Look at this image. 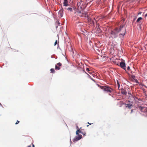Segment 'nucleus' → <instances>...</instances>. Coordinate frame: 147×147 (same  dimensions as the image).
I'll use <instances>...</instances> for the list:
<instances>
[{
  "label": "nucleus",
  "instance_id": "12",
  "mask_svg": "<svg viewBox=\"0 0 147 147\" xmlns=\"http://www.w3.org/2000/svg\"><path fill=\"white\" fill-rule=\"evenodd\" d=\"M67 10L70 12H72V9L71 7H68L67 9Z\"/></svg>",
  "mask_w": 147,
  "mask_h": 147
},
{
  "label": "nucleus",
  "instance_id": "7",
  "mask_svg": "<svg viewBox=\"0 0 147 147\" xmlns=\"http://www.w3.org/2000/svg\"><path fill=\"white\" fill-rule=\"evenodd\" d=\"M62 64L61 63L59 62L56 64L55 65V69L56 70H59L60 69V67L61 66Z\"/></svg>",
  "mask_w": 147,
  "mask_h": 147
},
{
  "label": "nucleus",
  "instance_id": "6",
  "mask_svg": "<svg viewBox=\"0 0 147 147\" xmlns=\"http://www.w3.org/2000/svg\"><path fill=\"white\" fill-rule=\"evenodd\" d=\"M83 2L82 1H80L79 2L77 3V6L78 7L77 9V10L76 11H78V10L80 11V10H82L84 9V8H82V5L83 4Z\"/></svg>",
  "mask_w": 147,
  "mask_h": 147
},
{
  "label": "nucleus",
  "instance_id": "10",
  "mask_svg": "<svg viewBox=\"0 0 147 147\" xmlns=\"http://www.w3.org/2000/svg\"><path fill=\"white\" fill-rule=\"evenodd\" d=\"M122 104L125 105H126V107L127 108H128L129 109H130L133 106V105L132 104H124V103H122Z\"/></svg>",
  "mask_w": 147,
  "mask_h": 147
},
{
  "label": "nucleus",
  "instance_id": "38",
  "mask_svg": "<svg viewBox=\"0 0 147 147\" xmlns=\"http://www.w3.org/2000/svg\"><path fill=\"white\" fill-rule=\"evenodd\" d=\"M98 1H100V0H98Z\"/></svg>",
  "mask_w": 147,
  "mask_h": 147
},
{
  "label": "nucleus",
  "instance_id": "29",
  "mask_svg": "<svg viewBox=\"0 0 147 147\" xmlns=\"http://www.w3.org/2000/svg\"><path fill=\"white\" fill-rule=\"evenodd\" d=\"M90 79L92 80V81H94V80L92 78H90Z\"/></svg>",
  "mask_w": 147,
  "mask_h": 147
},
{
  "label": "nucleus",
  "instance_id": "9",
  "mask_svg": "<svg viewBox=\"0 0 147 147\" xmlns=\"http://www.w3.org/2000/svg\"><path fill=\"white\" fill-rule=\"evenodd\" d=\"M69 5L68 0H64L63 3V6L65 7Z\"/></svg>",
  "mask_w": 147,
  "mask_h": 147
},
{
  "label": "nucleus",
  "instance_id": "25",
  "mask_svg": "<svg viewBox=\"0 0 147 147\" xmlns=\"http://www.w3.org/2000/svg\"><path fill=\"white\" fill-rule=\"evenodd\" d=\"M127 69L128 70H129L130 69V67L129 66H128L127 68Z\"/></svg>",
  "mask_w": 147,
  "mask_h": 147
},
{
  "label": "nucleus",
  "instance_id": "3",
  "mask_svg": "<svg viewBox=\"0 0 147 147\" xmlns=\"http://www.w3.org/2000/svg\"><path fill=\"white\" fill-rule=\"evenodd\" d=\"M124 25H121L120 27L118 28V30L119 32H120L121 33L119 34V35H122L124 36L126 33V29L125 28H123Z\"/></svg>",
  "mask_w": 147,
  "mask_h": 147
},
{
  "label": "nucleus",
  "instance_id": "27",
  "mask_svg": "<svg viewBox=\"0 0 147 147\" xmlns=\"http://www.w3.org/2000/svg\"><path fill=\"white\" fill-rule=\"evenodd\" d=\"M133 111H134V109H131V112H130V113H131H131H133Z\"/></svg>",
  "mask_w": 147,
  "mask_h": 147
},
{
  "label": "nucleus",
  "instance_id": "22",
  "mask_svg": "<svg viewBox=\"0 0 147 147\" xmlns=\"http://www.w3.org/2000/svg\"><path fill=\"white\" fill-rule=\"evenodd\" d=\"M57 44V40H56L55 42L54 45V46L56 45Z\"/></svg>",
  "mask_w": 147,
  "mask_h": 147
},
{
  "label": "nucleus",
  "instance_id": "23",
  "mask_svg": "<svg viewBox=\"0 0 147 147\" xmlns=\"http://www.w3.org/2000/svg\"><path fill=\"white\" fill-rule=\"evenodd\" d=\"M19 122H20V121H19L17 120V121H16V124H18V123H19Z\"/></svg>",
  "mask_w": 147,
  "mask_h": 147
},
{
  "label": "nucleus",
  "instance_id": "34",
  "mask_svg": "<svg viewBox=\"0 0 147 147\" xmlns=\"http://www.w3.org/2000/svg\"><path fill=\"white\" fill-rule=\"evenodd\" d=\"M57 23L58 24H59L60 23H59V22L58 21L57 22Z\"/></svg>",
  "mask_w": 147,
  "mask_h": 147
},
{
  "label": "nucleus",
  "instance_id": "1",
  "mask_svg": "<svg viewBox=\"0 0 147 147\" xmlns=\"http://www.w3.org/2000/svg\"><path fill=\"white\" fill-rule=\"evenodd\" d=\"M82 128V127H80V129H78L76 131V134L78 136H76L75 138L74 139V142H75L77 141L80 140L82 138V136L81 134H79L78 133H80L82 134L84 136H86V132L85 131H83L84 129H80Z\"/></svg>",
  "mask_w": 147,
  "mask_h": 147
},
{
  "label": "nucleus",
  "instance_id": "13",
  "mask_svg": "<svg viewBox=\"0 0 147 147\" xmlns=\"http://www.w3.org/2000/svg\"><path fill=\"white\" fill-rule=\"evenodd\" d=\"M142 17H139L137 20L136 22H138L140 20H142Z\"/></svg>",
  "mask_w": 147,
  "mask_h": 147
},
{
  "label": "nucleus",
  "instance_id": "4",
  "mask_svg": "<svg viewBox=\"0 0 147 147\" xmlns=\"http://www.w3.org/2000/svg\"><path fill=\"white\" fill-rule=\"evenodd\" d=\"M118 28H115L113 30H112L111 33V37L113 38H116L118 36Z\"/></svg>",
  "mask_w": 147,
  "mask_h": 147
},
{
  "label": "nucleus",
  "instance_id": "19",
  "mask_svg": "<svg viewBox=\"0 0 147 147\" xmlns=\"http://www.w3.org/2000/svg\"><path fill=\"white\" fill-rule=\"evenodd\" d=\"M117 85H118V88H119V86H120V84H119V83L118 81L117 80Z\"/></svg>",
  "mask_w": 147,
  "mask_h": 147
},
{
  "label": "nucleus",
  "instance_id": "2",
  "mask_svg": "<svg viewBox=\"0 0 147 147\" xmlns=\"http://www.w3.org/2000/svg\"><path fill=\"white\" fill-rule=\"evenodd\" d=\"M98 87L103 90L104 91L106 92L107 93H109V95H111V94L110 93L112 92L113 90V89L107 86H101L98 85Z\"/></svg>",
  "mask_w": 147,
  "mask_h": 147
},
{
  "label": "nucleus",
  "instance_id": "26",
  "mask_svg": "<svg viewBox=\"0 0 147 147\" xmlns=\"http://www.w3.org/2000/svg\"><path fill=\"white\" fill-rule=\"evenodd\" d=\"M85 73L86 74L88 75V77L90 78H91V77L86 72H85Z\"/></svg>",
  "mask_w": 147,
  "mask_h": 147
},
{
  "label": "nucleus",
  "instance_id": "16",
  "mask_svg": "<svg viewBox=\"0 0 147 147\" xmlns=\"http://www.w3.org/2000/svg\"><path fill=\"white\" fill-rule=\"evenodd\" d=\"M92 76H93V77H96V76H97V74L95 73H93V74H92Z\"/></svg>",
  "mask_w": 147,
  "mask_h": 147
},
{
  "label": "nucleus",
  "instance_id": "37",
  "mask_svg": "<svg viewBox=\"0 0 147 147\" xmlns=\"http://www.w3.org/2000/svg\"><path fill=\"white\" fill-rule=\"evenodd\" d=\"M130 95H131L132 96V95L131 94H130Z\"/></svg>",
  "mask_w": 147,
  "mask_h": 147
},
{
  "label": "nucleus",
  "instance_id": "5",
  "mask_svg": "<svg viewBox=\"0 0 147 147\" xmlns=\"http://www.w3.org/2000/svg\"><path fill=\"white\" fill-rule=\"evenodd\" d=\"M75 13H77V16H79L83 17H86L87 16V13L86 12L83 11L81 13V10L76 11Z\"/></svg>",
  "mask_w": 147,
  "mask_h": 147
},
{
  "label": "nucleus",
  "instance_id": "17",
  "mask_svg": "<svg viewBox=\"0 0 147 147\" xmlns=\"http://www.w3.org/2000/svg\"><path fill=\"white\" fill-rule=\"evenodd\" d=\"M131 77L132 78V79H133L134 80V79H135L136 77L134 75H132L131 76Z\"/></svg>",
  "mask_w": 147,
  "mask_h": 147
},
{
  "label": "nucleus",
  "instance_id": "33",
  "mask_svg": "<svg viewBox=\"0 0 147 147\" xmlns=\"http://www.w3.org/2000/svg\"><path fill=\"white\" fill-rule=\"evenodd\" d=\"M88 123L89 124V125H91L92 124V123H90L89 122H88Z\"/></svg>",
  "mask_w": 147,
  "mask_h": 147
},
{
  "label": "nucleus",
  "instance_id": "30",
  "mask_svg": "<svg viewBox=\"0 0 147 147\" xmlns=\"http://www.w3.org/2000/svg\"><path fill=\"white\" fill-rule=\"evenodd\" d=\"M145 17H147V13H146V14L145 15Z\"/></svg>",
  "mask_w": 147,
  "mask_h": 147
},
{
  "label": "nucleus",
  "instance_id": "35",
  "mask_svg": "<svg viewBox=\"0 0 147 147\" xmlns=\"http://www.w3.org/2000/svg\"><path fill=\"white\" fill-rule=\"evenodd\" d=\"M89 126V125H87L86 126L87 127H88Z\"/></svg>",
  "mask_w": 147,
  "mask_h": 147
},
{
  "label": "nucleus",
  "instance_id": "20",
  "mask_svg": "<svg viewBox=\"0 0 147 147\" xmlns=\"http://www.w3.org/2000/svg\"><path fill=\"white\" fill-rule=\"evenodd\" d=\"M135 81V82H136V83H139V82H138V80L136 79H134V80Z\"/></svg>",
  "mask_w": 147,
  "mask_h": 147
},
{
  "label": "nucleus",
  "instance_id": "28",
  "mask_svg": "<svg viewBox=\"0 0 147 147\" xmlns=\"http://www.w3.org/2000/svg\"><path fill=\"white\" fill-rule=\"evenodd\" d=\"M32 146L33 147H35V146H34V144H33V143H32Z\"/></svg>",
  "mask_w": 147,
  "mask_h": 147
},
{
  "label": "nucleus",
  "instance_id": "36",
  "mask_svg": "<svg viewBox=\"0 0 147 147\" xmlns=\"http://www.w3.org/2000/svg\"><path fill=\"white\" fill-rule=\"evenodd\" d=\"M56 28H57V26H56Z\"/></svg>",
  "mask_w": 147,
  "mask_h": 147
},
{
  "label": "nucleus",
  "instance_id": "18",
  "mask_svg": "<svg viewBox=\"0 0 147 147\" xmlns=\"http://www.w3.org/2000/svg\"><path fill=\"white\" fill-rule=\"evenodd\" d=\"M86 70L88 73L89 71H90V70L88 68H86Z\"/></svg>",
  "mask_w": 147,
  "mask_h": 147
},
{
  "label": "nucleus",
  "instance_id": "14",
  "mask_svg": "<svg viewBox=\"0 0 147 147\" xmlns=\"http://www.w3.org/2000/svg\"><path fill=\"white\" fill-rule=\"evenodd\" d=\"M50 71L51 73H54L55 72V70L53 68H52L51 69Z\"/></svg>",
  "mask_w": 147,
  "mask_h": 147
},
{
  "label": "nucleus",
  "instance_id": "15",
  "mask_svg": "<svg viewBox=\"0 0 147 147\" xmlns=\"http://www.w3.org/2000/svg\"><path fill=\"white\" fill-rule=\"evenodd\" d=\"M121 93L123 94L126 95V92L125 90L122 91Z\"/></svg>",
  "mask_w": 147,
  "mask_h": 147
},
{
  "label": "nucleus",
  "instance_id": "24",
  "mask_svg": "<svg viewBox=\"0 0 147 147\" xmlns=\"http://www.w3.org/2000/svg\"><path fill=\"white\" fill-rule=\"evenodd\" d=\"M88 73L90 74H92H92H93L92 73V71L90 70V71H89L88 72Z\"/></svg>",
  "mask_w": 147,
  "mask_h": 147
},
{
  "label": "nucleus",
  "instance_id": "32",
  "mask_svg": "<svg viewBox=\"0 0 147 147\" xmlns=\"http://www.w3.org/2000/svg\"><path fill=\"white\" fill-rule=\"evenodd\" d=\"M28 147H31V145H30L28 146Z\"/></svg>",
  "mask_w": 147,
  "mask_h": 147
},
{
  "label": "nucleus",
  "instance_id": "31",
  "mask_svg": "<svg viewBox=\"0 0 147 147\" xmlns=\"http://www.w3.org/2000/svg\"><path fill=\"white\" fill-rule=\"evenodd\" d=\"M76 128L78 129H79V128H78V126H76Z\"/></svg>",
  "mask_w": 147,
  "mask_h": 147
},
{
  "label": "nucleus",
  "instance_id": "21",
  "mask_svg": "<svg viewBox=\"0 0 147 147\" xmlns=\"http://www.w3.org/2000/svg\"><path fill=\"white\" fill-rule=\"evenodd\" d=\"M144 108L142 107H140V109L141 110H142V109H143Z\"/></svg>",
  "mask_w": 147,
  "mask_h": 147
},
{
  "label": "nucleus",
  "instance_id": "11",
  "mask_svg": "<svg viewBox=\"0 0 147 147\" xmlns=\"http://www.w3.org/2000/svg\"><path fill=\"white\" fill-rule=\"evenodd\" d=\"M59 15L61 17H62L63 15V8L61 9L59 12Z\"/></svg>",
  "mask_w": 147,
  "mask_h": 147
},
{
  "label": "nucleus",
  "instance_id": "8",
  "mask_svg": "<svg viewBox=\"0 0 147 147\" xmlns=\"http://www.w3.org/2000/svg\"><path fill=\"white\" fill-rule=\"evenodd\" d=\"M120 65L122 68L125 70V63L121 62L120 63Z\"/></svg>",
  "mask_w": 147,
  "mask_h": 147
}]
</instances>
